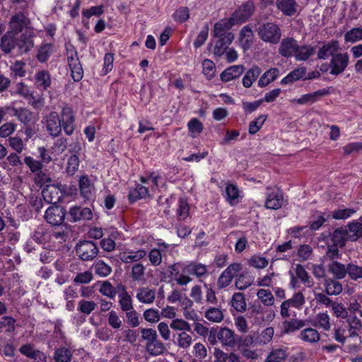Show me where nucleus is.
<instances>
[{
    "mask_svg": "<svg viewBox=\"0 0 362 362\" xmlns=\"http://www.w3.org/2000/svg\"><path fill=\"white\" fill-rule=\"evenodd\" d=\"M35 34L33 29H27L21 34L13 35L6 32L0 40V49L6 55L13 54L22 56L28 54L34 47Z\"/></svg>",
    "mask_w": 362,
    "mask_h": 362,
    "instance_id": "1",
    "label": "nucleus"
},
{
    "mask_svg": "<svg viewBox=\"0 0 362 362\" xmlns=\"http://www.w3.org/2000/svg\"><path fill=\"white\" fill-rule=\"evenodd\" d=\"M75 117L73 109L65 106L60 112V117L57 112H49L46 119V128L49 134L54 137L58 136L63 129L66 135H71L74 131Z\"/></svg>",
    "mask_w": 362,
    "mask_h": 362,
    "instance_id": "2",
    "label": "nucleus"
},
{
    "mask_svg": "<svg viewBox=\"0 0 362 362\" xmlns=\"http://www.w3.org/2000/svg\"><path fill=\"white\" fill-rule=\"evenodd\" d=\"M256 31L259 37L264 42L276 45L280 42L281 30L279 25L275 23H261Z\"/></svg>",
    "mask_w": 362,
    "mask_h": 362,
    "instance_id": "3",
    "label": "nucleus"
},
{
    "mask_svg": "<svg viewBox=\"0 0 362 362\" xmlns=\"http://www.w3.org/2000/svg\"><path fill=\"white\" fill-rule=\"evenodd\" d=\"M66 57L71 76L74 81H80L83 76V70L78 57V52L72 45L66 46Z\"/></svg>",
    "mask_w": 362,
    "mask_h": 362,
    "instance_id": "4",
    "label": "nucleus"
},
{
    "mask_svg": "<svg viewBox=\"0 0 362 362\" xmlns=\"http://www.w3.org/2000/svg\"><path fill=\"white\" fill-rule=\"evenodd\" d=\"M67 211L66 209L57 204H52L45 213V220L52 226H59L65 224L64 222Z\"/></svg>",
    "mask_w": 362,
    "mask_h": 362,
    "instance_id": "5",
    "label": "nucleus"
},
{
    "mask_svg": "<svg viewBox=\"0 0 362 362\" xmlns=\"http://www.w3.org/2000/svg\"><path fill=\"white\" fill-rule=\"evenodd\" d=\"M8 26L13 35L21 34L27 29H33L30 18L24 13L18 11L13 14L9 21Z\"/></svg>",
    "mask_w": 362,
    "mask_h": 362,
    "instance_id": "6",
    "label": "nucleus"
},
{
    "mask_svg": "<svg viewBox=\"0 0 362 362\" xmlns=\"http://www.w3.org/2000/svg\"><path fill=\"white\" fill-rule=\"evenodd\" d=\"M66 190V186L61 183L47 185L42 189V196L45 202L54 204L62 200Z\"/></svg>",
    "mask_w": 362,
    "mask_h": 362,
    "instance_id": "7",
    "label": "nucleus"
},
{
    "mask_svg": "<svg viewBox=\"0 0 362 362\" xmlns=\"http://www.w3.org/2000/svg\"><path fill=\"white\" fill-rule=\"evenodd\" d=\"M76 252L83 261H90L98 255V247L93 241L80 240L76 245Z\"/></svg>",
    "mask_w": 362,
    "mask_h": 362,
    "instance_id": "8",
    "label": "nucleus"
},
{
    "mask_svg": "<svg viewBox=\"0 0 362 362\" xmlns=\"http://www.w3.org/2000/svg\"><path fill=\"white\" fill-rule=\"evenodd\" d=\"M349 63V55L347 52L336 53L330 59V74L338 76L342 74Z\"/></svg>",
    "mask_w": 362,
    "mask_h": 362,
    "instance_id": "9",
    "label": "nucleus"
},
{
    "mask_svg": "<svg viewBox=\"0 0 362 362\" xmlns=\"http://www.w3.org/2000/svg\"><path fill=\"white\" fill-rule=\"evenodd\" d=\"M242 269L240 263H233L230 264L219 276L217 281L218 288H224L229 286L233 281V277Z\"/></svg>",
    "mask_w": 362,
    "mask_h": 362,
    "instance_id": "10",
    "label": "nucleus"
},
{
    "mask_svg": "<svg viewBox=\"0 0 362 362\" xmlns=\"http://www.w3.org/2000/svg\"><path fill=\"white\" fill-rule=\"evenodd\" d=\"M298 42L293 37H286L281 42L279 53L284 57L290 58L295 57L298 49Z\"/></svg>",
    "mask_w": 362,
    "mask_h": 362,
    "instance_id": "11",
    "label": "nucleus"
},
{
    "mask_svg": "<svg viewBox=\"0 0 362 362\" xmlns=\"http://www.w3.org/2000/svg\"><path fill=\"white\" fill-rule=\"evenodd\" d=\"M69 214L70 221L71 222L89 221L93 218L92 211L88 207H82L81 206H71L69 209Z\"/></svg>",
    "mask_w": 362,
    "mask_h": 362,
    "instance_id": "12",
    "label": "nucleus"
},
{
    "mask_svg": "<svg viewBox=\"0 0 362 362\" xmlns=\"http://www.w3.org/2000/svg\"><path fill=\"white\" fill-rule=\"evenodd\" d=\"M255 11V5L253 1H248L243 3L238 9H236L233 15L239 23L245 22L253 13Z\"/></svg>",
    "mask_w": 362,
    "mask_h": 362,
    "instance_id": "13",
    "label": "nucleus"
},
{
    "mask_svg": "<svg viewBox=\"0 0 362 362\" xmlns=\"http://www.w3.org/2000/svg\"><path fill=\"white\" fill-rule=\"evenodd\" d=\"M331 87L317 90L315 92L304 94L296 100L298 104L304 105L307 103H315L320 100L322 97L329 95Z\"/></svg>",
    "mask_w": 362,
    "mask_h": 362,
    "instance_id": "14",
    "label": "nucleus"
},
{
    "mask_svg": "<svg viewBox=\"0 0 362 362\" xmlns=\"http://www.w3.org/2000/svg\"><path fill=\"white\" fill-rule=\"evenodd\" d=\"M245 69V66L242 64L230 66L222 71L220 78L223 82L230 81L240 76Z\"/></svg>",
    "mask_w": 362,
    "mask_h": 362,
    "instance_id": "15",
    "label": "nucleus"
},
{
    "mask_svg": "<svg viewBox=\"0 0 362 362\" xmlns=\"http://www.w3.org/2000/svg\"><path fill=\"white\" fill-rule=\"evenodd\" d=\"M235 24H239V23L233 14L230 18L218 21L214 26V35H221L222 33H230L229 30Z\"/></svg>",
    "mask_w": 362,
    "mask_h": 362,
    "instance_id": "16",
    "label": "nucleus"
},
{
    "mask_svg": "<svg viewBox=\"0 0 362 362\" xmlns=\"http://www.w3.org/2000/svg\"><path fill=\"white\" fill-rule=\"evenodd\" d=\"M284 196L280 190L273 191L267 196L265 206L267 209L277 210L284 205Z\"/></svg>",
    "mask_w": 362,
    "mask_h": 362,
    "instance_id": "17",
    "label": "nucleus"
},
{
    "mask_svg": "<svg viewBox=\"0 0 362 362\" xmlns=\"http://www.w3.org/2000/svg\"><path fill=\"white\" fill-rule=\"evenodd\" d=\"M348 229L344 227H339L335 229L332 233H329L332 244L339 245V247L345 246L346 243L349 240Z\"/></svg>",
    "mask_w": 362,
    "mask_h": 362,
    "instance_id": "18",
    "label": "nucleus"
},
{
    "mask_svg": "<svg viewBox=\"0 0 362 362\" xmlns=\"http://www.w3.org/2000/svg\"><path fill=\"white\" fill-rule=\"evenodd\" d=\"M323 43L322 47L320 48L317 52V59H327L329 56L332 57L336 52L339 49V42L337 40H332L327 43L319 42Z\"/></svg>",
    "mask_w": 362,
    "mask_h": 362,
    "instance_id": "19",
    "label": "nucleus"
},
{
    "mask_svg": "<svg viewBox=\"0 0 362 362\" xmlns=\"http://www.w3.org/2000/svg\"><path fill=\"white\" fill-rule=\"evenodd\" d=\"M275 3L278 10L286 16L295 15L298 6L296 0H276Z\"/></svg>",
    "mask_w": 362,
    "mask_h": 362,
    "instance_id": "20",
    "label": "nucleus"
},
{
    "mask_svg": "<svg viewBox=\"0 0 362 362\" xmlns=\"http://www.w3.org/2000/svg\"><path fill=\"white\" fill-rule=\"evenodd\" d=\"M105 232L108 237L103 238L100 241V246L105 251L111 252L115 248L116 243L115 240L117 238L119 232L115 228L105 229Z\"/></svg>",
    "mask_w": 362,
    "mask_h": 362,
    "instance_id": "21",
    "label": "nucleus"
},
{
    "mask_svg": "<svg viewBox=\"0 0 362 362\" xmlns=\"http://www.w3.org/2000/svg\"><path fill=\"white\" fill-rule=\"evenodd\" d=\"M237 336L234 332L227 327L220 328L217 338L223 344L233 347L237 343Z\"/></svg>",
    "mask_w": 362,
    "mask_h": 362,
    "instance_id": "22",
    "label": "nucleus"
},
{
    "mask_svg": "<svg viewBox=\"0 0 362 362\" xmlns=\"http://www.w3.org/2000/svg\"><path fill=\"white\" fill-rule=\"evenodd\" d=\"M306 71L307 69L305 66H298L293 69L290 73H288L284 78H283L281 81V84L287 85L289 83H292L295 81H297L300 79L304 81Z\"/></svg>",
    "mask_w": 362,
    "mask_h": 362,
    "instance_id": "23",
    "label": "nucleus"
},
{
    "mask_svg": "<svg viewBox=\"0 0 362 362\" xmlns=\"http://www.w3.org/2000/svg\"><path fill=\"white\" fill-rule=\"evenodd\" d=\"M148 196V189L141 184H136L134 188L130 189L128 194V201L129 204H132Z\"/></svg>",
    "mask_w": 362,
    "mask_h": 362,
    "instance_id": "24",
    "label": "nucleus"
},
{
    "mask_svg": "<svg viewBox=\"0 0 362 362\" xmlns=\"http://www.w3.org/2000/svg\"><path fill=\"white\" fill-rule=\"evenodd\" d=\"M146 349L148 354L152 356L163 355L167 351L165 344L158 337L146 343Z\"/></svg>",
    "mask_w": 362,
    "mask_h": 362,
    "instance_id": "25",
    "label": "nucleus"
},
{
    "mask_svg": "<svg viewBox=\"0 0 362 362\" xmlns=\"http://www.w3.org/2000/svg\"><path fill=\"white\" fill-rule=\"evenodd\" d=\"M305 325V322L303 320L291 319L290 320H285L282 322L281 332L285 334H288L300 329Z\"/></svg>",
    "mask_w": 362,
    "mask_h": 362,
    "instance_id": "26",
    "label": "nucleus"
},
{
    "mask_svg": "<svg viewBox=\"0 0 362 362\" xmlns=\"http://www.w3.org/2000/svg\"><path fill=\"white\" fill-rule=\"evenodd\" d=\"M261 71L262 70L258 66L253 65L245 74L242 79L243 86L245 88H250L253 82H255L260 75Z\"/></svg>",
    "mask_w": 362,
    "mask_h": 362,
    "instance_id": "27",
    "label": "nucleus"
},
{
    "mask_svg": "<svg viewBox=\"0 0 362 362\" xmlns=\"http://www.w3.org/2000/svg\"><path fill=\"white\" fill-rule=\"evenodd\" d=\"M328 270L334 279H343L347 274L348 269H346V265L338 261H332L328 265Z\"/></svg>",
    "mask_w": 362,
    "mask_h": 362,
    "instance_id": "28",
    "label": "nucleus"
},
{
    "mask_svg": "<svg viewBox=\"0 0 362 362\" xmlns=\"http://www.w3.org/2000/svg\"><path fill=\"white\" fill-rule=\"evenodd\" d=\"M11 110L13 111V115L16 116L21 123L27 125L33 122L34 114L30 110L23 107L18 109L12 107Z\"/></svg>",
    "mask_w": 362,
    "mask_h": 362,
    "instance_id": "29",
    "label": "nucleus"
},
{
    "mask_svg": "<svg viewBox=\"0 0 362 362\" xmlns=\"http://www.w3.org/2000/svg\"><path fill=\"white\" fill-rule=\"evenodd\" d=\"M183 272L185 274L194 275L197 277L200 278L206 274L207 269L205 264L192 262L185 266Z\"/></svg>",
    "mask_w": 362,
    "mask_h": 362,
    "instance_id": "30",
    "label": "nucleus"
},
{
    "mask_svg": "<svg viewBox=\"0 0 362 362\" xmlns=\"http://www.w3.org/2000/svg\"><path fill=\"white\" fill-rule=\"evenodd\" d=\"M279 75V69L277 68H271L264 72L258 81V86L260 88L266 87L270 83L274 81Z\"/></svg>",
    "mask_w": 362,
    "mask_h": 362,
    "instance_id": "31",
    "label": "nucleus"
},
{
    "mask_svg": "<svg viewBox=\"0 0 362 362\" xmlns=\"http://www.w3.org/2000/svg\"><path fill=\"white\" fill-rule=\"evenodd\" d=\"M253 39V33L251 27L247 25L244 26L240 32V42L243 47V48L245 49H248L252 44Z\"/></svg>",
    "mask_w": 362,
    "mask_h": 362,
    "instance_id": "32",
    "label": "nucleus"
},
{
    "mask_svg": "<svg viewBox=\"0 0 362 362\" xmlns=\"http://www.w3.org/2000/svg\"><path fill=\"white\" fill-rule=\"evenodd\" d=\"M35 81L40 90H46L51 86L50 74L46 70L40 71L35 74Z\"/></svg>",
    "mask_w": 362,
    "mask_h": 362,
    "instance_id": "33",
    "label": "nucleus"
},
{
    "mask_svg": "<svg viewBox=\"0 0 362 362\" xmlns=\"http://www.w3.org/2000/svg\"><path fill=\"white\" fill-rule=\"evenodd\" d=\"M342 291V285L336 279H328L325 281V293L328 296H337Z\"/></svg>",
    "mask_w": 362,
    "mask_h": 362,
    "instance_id": "34",
    "label": "nucleus"
},
{
    "mask_svg": "<svg viewBox=\"0 0 362 362\" xmlns=\"http://www.w3.org/2000/svg\"><path fill=\"white\" fill-rule=\"evenodd\" d=\"M315 52V47L310 45H304L298 46V49L295 54L296 60L298 62L306 61L312 57Z\"/></svg>",
    "mask_w": 362,
    "mask_h": 362,
    "instance_id": "35",
    "label": "nucleus"
},
{
    "mask_svg": "<svg viewBox=\"0 0 362 362\" xmlns=\"http://www.w3.org/2000/svg\"><path fill=\"white\" fill-rule=\"evenodd\" d=\"M19 351L22 354L30 358H39L42 362L45 361L46 357L45 356L44 354L39 350H35L33 346L30 344L23 345L20 348Z\"/></svg>",
    "mask_w": 362,
    "mask_h": 362,
    "instance_id": "36",
    "label": "nucleus"
},
{
    "mask_svg": "<svg viewBox=\"0 0 362 362\" xmlns=\"http://www.w3.org/2000/svg\"><path fill=\"white\" fill-rule=\"evenodd\" d=\"M79 189L81 196L89 199L92 194L93 186L87 175H83L79 179Z\"/></svg>",
    "mask_w": 362,
    "mask_h": 362,
    "instance_id": "37",
    "label": "nucleus"
},
{
    "mask_svg": "<svg viewBox=\"0 0 362 362\" xmlns=\"http://www.w3.org/2000/svg\"><path fill=\"white\" fill-rule=\"evenodd\" d=\"M53 52V45L51 43L42 44L36 54L37 59L41 63H45Z\"/></svg>",
    "mask_w": 362,
    "mask_h": 362,
    "instance_id": "38",
    "label": "nucleus"
},
{
    "mask_svg": "<svg viewBox=\"0 0 362 362\" xmlns=\"http://www.w3.org/2000/svg\"><path fill=\"white\" fill-rule=\"evenodd\" d=\"M136 298L141 303H152L155 299V290L148 288H141L138 291Z\"/></svg>",
    "mask_w": 362,
    "mask_h": 362,
    "instance_id": "39",
    "label": "nucleus"
},
{
    "mask_svg": "<svg viewBox=\"0 0 362 362\" xmlns=\"http://www.w3.org/2000/svg\"><path fill=\"white\" fill-rule=\"evenodd\" d=\"M348 231L351 233L349 235L350 241H356L359 238H362V225L358 221H353L347 225Z\"/></svg>",
    "mask_w": 362,
    "mask_h": 362,
    "instance_id": "40",
    "label": "nucleus"
},
{
    "mask_svg": "<svg viewBox=\"0 0 362 362\" xmlns=\"http://www.w3.org/2000/svg\"><path fill=\"white\" fill-rule=\"evenodd\" d=\"M347 275L349 279L353 281H358L362 279V267L358 265L356 262H351L346 264Z\"/></svg>",
    "mask_w": 362,
    "mask_h": 362,
    "instance_id": "41",
    "label": "nucleus"
},
{
    "mask_svg": "<svg viewBox=\"0 0 362 362\" xmlns=\"http://www.w3.org/2000/svg\"><path fill=\"white\" fill-rule=\"evenodd\" d=\"M286 357V349H274L269 354L264 362H281Z\"/></svg>",
    "mask_w": 362,
    "mask_h": 362,
    "instance_id": "42",
    "label": "nucleus"
},
{
    "mask_svg": "<svg viewBox=\"0 0 362 362\" xmlns=\"http://www.w3.org/2000/svg\"><path fill=\"white\" fill-rule=\"evenodd\" d=\"M72 353L66 347H59L54 351V359L56 362H70Z\"/></svg>",
    "mask_w": 362,
    "mask_h": 362,
    "instance_id": "43",
    "label": "nucleus"
},
{
    "mask_svg": "<svg viewBox=\"0 0 362 362\" xmlns=\"http://www.w3.org/2000/svg\"><path fill=\"white\" fill-rule=\"evenodd\" d=\"M300 338L309 343H315L320 340V334L318 332L313 328H306L300 334Z\"/></svg>",
    "mask_w": 362,
    "mask_h": 362,
    "instance_id": "44",
    "label": "nucleus"
},
{
    "mask_svg": "<svg viewBox=\"0 0 362 362\" xmlns=\"http://www.w3.org/2000/svg\"><path fill=\"white\" fill-rule=\"evenodd\" d=\"M231 305L238 312H244L246 310L245 296L242 293H235L231 299Z\"/></svg>",
    "mask_w": 362,
    "mask_h": 362,
    "instance_id": "45",
    "label": "nucleus"
},
{
    "mask_svg": "<svg viewBox=\"0 0 362 362\" xmlns=\"http://www.w3.org/2000/svg\"><path fill=\"white\" fill-rule=\"evenodd\" d=\"M356 212L354 209H338L332 212V214L327 215V218L330 216L336 220H344L351 217L353 214Z\"/></svg>",
    "mask_w": 362,
    "mask_h": 362,
    "instance_id": "46",
    "label": "nucleus"
},
{
    "mask_svg": "<svg viewBox=\"0 0 362 362\" xmlns=\"http://www.w3.org/2000/svg\"><path fill=\"white\" fill-rule=\"evenodd\" d=\"M172 17L176 23L182 24L189 19V9L187 6H180L175 11Z\"/></svg>",
    "mask_w": 362,
    "mask_h": 362,
    "instance_id": "47",
    "label": "nucleus"
},
{
    "mask_svg": "<svg viewBox=\"0 0 362 362\" xmlns=\"http://www.w3.org/2000/svg\"><path fill=\"white\" fill-rule=\"evenodd\" d=\"M362 40V28H353L344 35L346 42L355 43Z\"/></svg>",
    "mask_w": 362,
    "mask_h": 362,
    "instance_id": "48",
    "label": "nucleus"
},
{
    "mask_svg": "<svg viewBox=\"0 0 362 362\" xmlns=\"http://www.w3.org/2000/svg\"><path fill=\"white\" fill-rule=\"evenodd\" d=\"M61 230L53 231V237L60 243L66 242L71 233V226L67 223L59 226Z\"/></svg>",
    "mask_w": 362,
    "mask_h": 362,
    "instance_id": "49",
    "label": "nucleus"
},
{
    "mask_svg": "<svg viewBox=\"0 0 362 362\" xmlns=\"http://www.w3.org/2000/svg\"><path fill=\"white\" fill-rule=\"evenodd\" d=\"M93 268L95 269L96 274L103 277L108 276L112 272L111 267L102 260L95 262L93 265Z\"/></svg>",
    "mask_w": 362,
    "mask_h": 362,
    "instance_id": "50",
    "label": "nucleus"
},
{
    "mask_svg": "<svg viewBox=\"0 0 362 362\" xmlns=\"http://www.w3.org/2000/svg\"><path fill=\"white\" fill-rule=\"evenodd\" d=\"M216 66L210 59H206L202 62V73L207 80H211L215 76Z\"/></svg>",
    "mask_w": 362,
    "mask_h": 362,
    "instance_id": "51",
    "label": "nucleus"
},
{
    "mask_svg": "<svg viewBox=\"0 0 362 362\" xmlns=\"http://www.w3.org/2000/svg\"><path fill=\"white\" fill-rule=\"evenodd\" d=\"M178 208L177 209V216L180 220H185L189 216V206L187 201L184 197H180L178 200Z\"/></svg>",
    "mask_w": 362,
    "mask_h": 362,
    "instance_id": "52",
    "label": "nucleus"
},
{
    "mask_svg": "<svg viewBox=\"0 0 362 362\" xmlns=\"http://www.w3.org/2000/svg\"><path fill=\"white\" fill-rule=\"evenodd\" d=\"M205 317L214 322H221L223 320V314L222 311L217 308H210L204 315Z\"/></svg>",
    "mask_w": 362,
    "mask_h": 362,
    "instance_id": "53",
    "label": "nucleus"
},
{
    "mask_svg": "<svg viewBox=\"0 0 362 362\" xmlns=\"http://www.w3.org/2000/svg\"><path fill=\"white\" fill-rule=\"evenodd\" d=\"M254 344L257 343V336L256 333L250 334L247 336H237V343L236 345L239 347H247Z\"/></svg>",
    "mask_w": 362,
    "mask_h": 362,
    "instance_id": "54",
    "label": "nucleus"
},
{
    "mask_svg": "<svg viewBox=\"0 0 362 362\" xmlns=\"http://www.w3.org/2000/svg\"><path fill=\"white\" fill-rule=\"evenodd\" d=\"M296 274L297 278L300 279L302 283L307 284L308 287L313 286V283L310 280L309 274L301 264H296Z\"/></svg>",
    "mask_w": 362,
    "mask_h": 362,
    "instance_id": "55",
    "label": "nucleus"
},
{
    "mask_svg": "<svg viewBox=\"0 0 362 362\" xmlns=\"http://www.w3.org/2000/svg\"><path fill=\"white\" fill-rule=\"evenodd\" d=\"M97 307L93 300H81L78 302V310L86 315H90Z\"/></svg>",
    "mask_w": 362,
    "mask_h": 362,
    "instance_id": "56",
    "label": "nucleus"
},
{
    "mask_svg": "<svg viewBox=\"0 0 362 362\" xmlns=\"http://www.w3.org/2000/svg\"><path fill=\"white\" fill-rule=\"evenodd\" d=\"M267 118V115H261L255 120L250 122L248 129L249 134L252 135L256 134L261 129Z\"/></svg>",
    "mask_w": 362,
    "mask_h": 362,
    "instance_id": "57",
    "label": "nucleus"
},
{
    "mask_svg": "<svg viewBox=\"0 0 362 362\" xmlns=\"http://www.w3.org/2000/svg\"><path fill=\"white\" fill-rule=\"evenodd\" d=\"M257 296L264 305L269 306L273 305L274 298L269 290L261 288L258 290Z\"/></svg>",
    "mask_w": 362,
    "mask_h": 362,
    "instance_id": "58",
    "label": "nucleus"
},
{
    "mask_svg": "<svg viewBox=\"0 0 362 362\" xmlns=\"http://www.w3.org/2000/svg\"><path fill=\"white\" fill-rule=\"evenodd\" d=\"M274 334V328L272 327H267L264 329L260 334H256L257 343L266 344L269 343Z\"/></svg>",
    "mask_w": 362,
    "mask_h": 362,
    "instance_id": "59",
    "label": "nucleus"
},
{
    "mask_svg": "<svg viewBox=\"0 0 362 362\" xmlns=\"http://www.w3.org/2000/svg\"><path fill=\"white\" fill-rule=\"evenodd\" d=\"M79 166V158L76 154L71 155L67 161L66 173L69 175H73L78 170Z\"/></svg>",
    "mask_w": 362,
    "mask_h": 362,
    "instance_id": "60",
    "label": "nucleus"
},
{
    "mask_svg": "<svg viewBox=\"0 0 362 362\" xmlns=\"http://www.w3.org/2000/svg\"><path fill=\"white\" fill-rule=\"evenodd\" d=\"M291 307L296 309H301L305 303V299L301 292L295 293L291 298L286 300Z\"/></svg>",
    "mask_w": 362,
    "mask_h": 362,
    "instance_id": "61",
    "label": "nucleus"
},
{
    "mask_svg": "<svg viewBox=\"0 0 362 362\" xmlns=\"http://www.w3.org/2000/svg\"><path fill=\"white\" fill-rule=\"evenodd\" d=\"M179 274V270L175 264H171L168 267L166 272L160 273V279L163 281L170 283L173 280V276Z\"/></svg>",
    "mask_w": 362,
    "mask_h": 362,
    "instance_id": "62",
    "label": "nucleus"
},
{
    "mask_svg": "<svg viewBox=\"0 0 362 362\" xmlns=\"http://www.w3.org/2000/svg\"><path fill=\"white\" fill-rule=\"evenodd\" d=\"M99 292L111 299H113L117 293L115 288L108 281L102 283Z\"/></svg>",
    "mask_w": 362,
    "mask_h": 362,
    "instance_id": "63",
    "label": "nucleus"
},
{
    "mask_svg": "<svg viewBox=\"0 0 362 362\" xmlns=\"http://www.w3.org/2000/svg\"><path fill=\"white\" fill-rule=\"evenodd\" d=\"M253 283V278L251 276L246 277L244 274L239 275L235 281V287L240 291H243L250 286Z\"/></svg>",
    "mask_w": 362,
    "mask_h": 362,
    "instance_id": "64",
    "label": "nucleus"
}]
</instances>
